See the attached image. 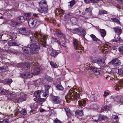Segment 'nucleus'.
Segmentation results:
<instances>
[{"label": "nucleus", "mask_w": 123, "mask_h": 123, "mask_svg": "<svg viewBox=\"0 0 123 123\" xmlns=\"http://www.w3.org/2000/svg\"><path fill=\"white\" fill-rule=\"evenodd\" d=\"M38 42L35 41L33 43L31 44L29 47L24 46L22 48L23 51L28 54H31L36 52L38 47Z\"/></svg>", "instance_id": "nucleus-1"}, {"label": "nucleus", "mask_w": 123, "mask_h": 123, "mask_svg": "<svg viewBox=\"0 0 123 123\" xmlns=\"http://www.w3.org/2000/svg\"><path fill=\"white\" fill-rule=\"evenodd\" d=\"M78 92L80 93L79 92ZM80 96V93H78L75 91H71L69 92L68 96L65 97V99L67 102H68V101L70 99H72L73 100L75 99L77 101L78 100V98H79Z\"/></svg>", "instance_id": "nucleus-2"}, {"label": "nucleus", "mask_w": 123, "mask_h": 123, "mask_svg": "<svg viewBox=\"0 0 123 123\" xmlns=\"http://www.w3.org/2000/svg\"><path fill=\"white\" fill-rule=\"evenodd\" d=\"M40 7L39 8V12L40 13H46L48 11L47 5L45 0H42L39 3Z\"/></svg>", "instance_id": "nucleus-3"}, {"label": "nucleus", "mask_w": 123, "mask_h": 123, "mask_svg": "<svg viewBox=\"0 0 123 123\" xmlns=\"http://www.w3.org/2000/svg\"><path fill=\"white\" fill-rule=\"evenodd\" d=\"M34 96L35 98H34L33 100L36 102L34 105H32L31 106V110L30 111V113L31 114L33 111H35L38 107V105L37 104L38 103V91H36L34 92Z\"/></svg>", "instance_id": "nucleus-4"}, {"label": "nucleus", "mask_w": 123, "mask_h": 123, "mask_svg": "<svg viewBox=\"0 0 123 123\" xmlns=\"http://www.w3.org/2000/svg\"><path fill=\"white\" fill-rule=\"evenodd\" d=\"M73 43L74 48L76 51L78 52L82 51L83 48L79 41L76 39H74L73 40Z\"/></svg>", "instance_id": "nucleus-5"}, {"label": "nucleus", "mask_w": 123, "mask_h": 123, "mask_svg": "<svg viewBox=\"0 0 123 123\" xmlns=\"http://www.w3.org/2000/svg\"><path fill=\"white\" fill-rule=\"evenodd\" d=\"M41 32V31H40ZM40 35V37H39V39H40V45L41 46H43L44 47H45L46 46V37L44 35L42 34L41 33L39 32V35Z\"/></svg>", "instance_id": "nucleus-6"}, {"label": "nucleus", "mask_w": 123, "mask_h": 123, "mask_svg": "<svg viewBox=\"0 0 123 123\" xmlns=\"http://www.w3.org/2000/svg\"><path fill=\"white\" fill-rule=\"evenodd\" d=\"M47 51L50 54L51 56L54 57L56 56L58 54L60 53V52L59 50H54L51 48L47 49Z\"/></svg>", "instance_id": "nucleus-7"}, {"label": "nucleus", "mask_w": 123, "mask_h": 123, "mask_svg": "<svg viewBox=\"0 0 123 123\" xmlns=\"http://www.w3.org/2000/svg\"><path fill=\"white\" fill-rule=\"evenodd\" d=\"M37 20L34 18H30L28 20V23L30 27L34 28L37 24Z\"/></svg>", "instance_id": "nucleus-8"}, {"label": "nucleus", "mask_w": 123, "mask_h": 123, "mask_svg": "<svg viewBox=\"0 0 123 123\" xmlns=\"http://www.w3.org/2000/svg\"><path fill=\"white\" fill-rule=\"evenodd\" d=\"M20 34L25 36L28 35L30 34V31L26 28L24 27L21 28L19 30Z\"/></svg>", "instance_id": "nucleus-9"}, {"label": "nucleus", "mask_w": 123, "mask_h": 123, "mask_svg": "<svg viewBox=\"0 0 123 123\" xmlns=\"http://www.w3.org/2000/svg\"><path fill=\"white\" fill-rule=\"evenodd\" d=\"M94 62L100 67H104L105 65V60L103 59H96L94 60Z\"/></svg>", "instance_id": "nucleus-10"}, {"label": "nucleus", "mask_w": 123, "mask_h": 123, "mask_svg": "<svg viewBox=\"0 0 123 123\" xmlns=\"http://www.w3.org/2000/svg\"><path fill=\"white\" fill-rule=\"evenodd\" d=\"M51 86H50L48 85H45L44 87L45 89L42 91L41 94L42 93V95L44 96L45 97H48L49 93L48 90L50 87Z\"/></svg>", "instance_id": "nucleus-11"}, {"label": "nucleus", "mask_w": 123, "mask_h": 123, "mask_svg": "<svg viewBox=\"0 0 123 123\" xmlns=\"http://www.w3.org/2000/svg\"><path fill=\"white\" fill-rule=\"evenodd\" d=\"M114 87L116 90H118L121 89L123 87V82L122 81L118 82L117 83H115Z\"/></svg>", "instance_id": "nucleus-12"}, {"label": "nucleus", "mask_w": 123, "mask_h": 123, "mask_svg": "<svg viewBox=\"0 0 123 123\" xmlns=\"http://www.w3.org/2000/svg\"><path fill=\"white\" fill-rule=\"evenodd\" d=\"M112 65L115 67L118 66L121 64L120 61L117 59H115L111 61Z\"/></svg>", "instance_id": "nucleus-13"}, {"label": "nucleus", "mask_w": 123, "mask_h": 123, "mask_svg": "<svg viewBox=\"0 0 123 123\" xmlns=\"http://www.w3.org/2000/svg\"><path fill=\"white\" fill-rule=\"evenodd\" d=\"M20 97L18 99V102L20 103L26 100V95L23 93H20Z\"/></svg>", "instance_id": "nucleus-14"}, {"label": "nucleus", "mask_w": 123, "mask_h": 123, "mask_svg": "<svg viewBox=\"0 0 123 123\" xmlns=\"http://www.w3.org/2000/svg\"><path fill=\"white\" fill-rule=\"evenodd\" d=\"M8 44L10 46H18L19 45V43L18 42H15L13 40H10L8 42Z\"/></svg>", "instance_id": "nucleus-15"}, {"label": "nucleus", "mask_w": 123, "mask_h": 123, "mask_svg": "<svg viewBox=\"0 0 123 123\" xmlns=\"http://www.w3.org/2000/svg\"><path fill=\"white\" fill-rule=\"evenodd\" d=\"M53 102L55 104H59L61 101L60 98L58 96H54L53 98Z\"/></svg>", "instance_id": "nucleus-16"}, {"label": "nucleus", "mask_w": 123, "mask_h": 123, "mask_svg": "<svg viewBox=\"0 0 123 123\" xmlns=\"http://www.w3.org/2000/svg\"><path fill=\"white\" fill-rule=\"evenodd\" d=\"M34 36L35 37V38L33 36L30 37V41L32 42L33 41H38V34L37 32H35V33L34 34Z\"/></svg>", "instance_id": "nucleus-17"}, {"label": "nucleus", "mask_w": 123, "mask_h": 123, "mask_svg": "<svg viewBox=\"0 0 123 123\" xmlns=\"http://www.w3.org/2000/svg\"><path fill=\"white\" fill-rule=\"evenodd\" d=\"M7 97L8 98L11 99L15 98L16 96L15 93L13 92H9L8 93Z\"/></svg>", "instance_id": "nucleus-18"}, {"label": "nucleus", "mask_w": 123, "mask_h": 123, "mask_svg": "<svg viewBox=\"0 0 123 123\" xmlns=\"http://www.w3.org/2000/svg\"><path fill=\"white\" fill-rule=\"evenodd\" d=\"M114 30L116 33L120 35L122 32V31L120 27L117 26L114 28Z\"/></svg>", "instance_id": "nucleus-19"}, {"label": "nucleus", "mask_w": 123, "mask_h": 123, "mask_svg": "<svg viewBox=\"0 0 123 123\" xmlns=\"http://www.w3.org/2000/svg\"><path fill=\"white\" fill-rule=\"evenodd\" d=\"M64 109L68 116L69 117H71L72 115V113L70 111V109L68 108H66Z\"/></svg>", "instance_id": "nucleus-20"}, {"label": "nucleus", "mask_w": 123, "mask_h": 123, "mask_svg": "<svg viewBox=\"0 0 123 123\" xmlns=\"http://www.w3.org/2000/svg\"><path fill=\"white\" fill-rule=\"evenodd\" d=\"M86 101L83 99H81L78 101V104L79 106H82L84 107L85 105Z\"/></svg>", "instance_id": "nucleus-21"}, {"label": "nucleus", "mask_w": 123, "mask_h": 123, "mask_svg": "<svg viewBox=\"0 0 123 123\" xmlns=\"http://www.w3.org/2000/svg\"><path fill=\"white\" fill-rule=\"evenodd\" d=\"M9 92V91H7L6 90L2 88H0V94L1 95H5L8 93Z\"/></svg>", "instance_id": "nucleus-22"}, {"label": "nucleus", "mask_w": 123, "mask_h": 123, "mask_svg": "<svg viewBox=\"0 0 123 123\" xmlns=\"http://www.w3.org/2000/svg\"><path fill=\"white\" fill-rule=\"evenodd\" d=\"M22 110V109L18 106L16 108V110H15V115H17L19 113H20L21 111Z\"/></svg>", "instance_id": "nucleus-23"}, {"label": "nucleus", "mask_w": 123, "mask_h": 123, "mask_svg": "<svg viewBox=\"0 0 123 123\" xmlns=\"http://www.w3.org/2000/svg\"><path fill=\"white\" fill-rule=\"evenodd\" d=\"M18 21L20 22H24L25 19V18L23 16L19 17L17 18Z\"/></svg>", "instance_id": "nucleus-24"}, {"label": "nucleus", "mask_w": 123, "mask_h": 123, "mask_svg": "<svg viewBox=\"0 0 123 123\" xmlns=\"http://www.w3.org/2000/svg\"><path fill=\"white\" fill-rule=\"evenodd\" d=\"M107 12L104 10H99L98 12V15H101L102 14H107Z\"/></svg>", "instance_id": "nucleus-25"}, {"label": "nucleus", "mask_w": 123, "mask_h": 123, "mask_svg": "<svg viewBox=\"0 0 123 123\" xmlns=\"http://www.w3.org/2000/svg\"><path fill=\"white\" fill-rule=\"evenodd\" d=\"M83 111L82 110H81L77 111L75 112V113L76 115L81 116L83 115Z\"/></svg>", "instance_id": "nucleus-26"}, {"label": "nucleus", "mask_w": 123, "mask_h": 123, "mask_svg": "<svg viewBox=\"0 0 123 123\" xmlns=\"http://www.w3.org/2000/svg\"><path fill=\"white\" fill-rule=\"evenodd\" d=\"M45 78L46 80L49 82L51 81L52 80V78L47 75H45Z\"/></svg>", "instance_id": "nucleus-27"}, {"label": "nucleus", "mask_w": 123, "mask_h": 123, "mask_svg": "<svg viewBox=\"0 0 123 123\" xmlns=\"http://www.w3.org/2000/svg\"><path fill=\"white\" fill-rule=\"evenodd\" d=\"M56 34L59 37H61L62 35V34L61 33L60 31L58 30H56L55 31Z\"/></svg>", "instance_id": "nucleus-28"}, {"label": "nucleus", "mask_w": 123, "mask_h": 123, "mask_svg": "<svg viewBox=\"0 0 123 123\" xmlns=\"http://www.w3.org/2000/svg\"><path fill=\"white\" fill-rule=\"evenodd\" d=\"M100 32L101 36L103 37H104L106 33L105 30L103 29L101 30L100 31Z\"/></svg>", "instance_id": "nucleus-29"}, {"label": "nucleus", "mask_w": 123, "mask_h": 123, "mask_svg": "<svg viewBox=\"0 0 123 123\" xmlns=\"http://www.w3.org/2000/svg\"><path fill=\"white\" fill-rule=\"evenodd\" d=\"M109 109V107L108 106H103L101 107V111L102 112L106 110H108Z\"/></svg>", "instance_id": "nucleus-30"}, {"label": "nucleus", "mask_w": 123, "mask_h": 123, "mask_svg": "<svg viewBox=\"0 0 123 123\" xmlns=\"http://www.w3.org/2000/svg\"><path fill=\"white\" fill-rule=\"evenodd\" d=\"M49 62L51 66L53 68H58V66L55 63H54L52 61H50Z\"/></svg>", "instance_id": "nucleus-31"}, {"label": "nucleus", "mask_w": 123, "mask_h": 123, "mask_svg": "<svg viewBox=\"0 0 123 123\" xmlns=\"http://www.w3.org/2000/svg\"><path fill=\"white\" fill-rule=\"evenodd\" d=\"M56 88L58 90H62L63 89V88L61 84H59L56 86Z\"/></svg>", "instance_id": "nucleus-32"}, {"label": "nucleus", "mask_w": 123, "mask_h": 123, "mask_svg": "<svg viewBox=\"0 0 123 123\" xmlns=\"http://www.w3.org/2000/svg\"><path fill=\"white\" fill-rule=\"evenodd\" d=\"M71 16L70 14L69 13H66L65 14V15L64 16V18L65 19H67L70 18Z\"/></svg>", "instance_id": "nucleus-33"}, {"label": "nucleus", "mask_w": 123, "mask_h": 123, "mask_svg": "<svg viewBox=\"0 0 123 123\" xmlns=\"http://www.w3.org/2000/svg\"><path fill=\"white\" fill-rule=\"evenodd\" d=\"M67 29L68 30V32H69V33H76V28L73 29Z\"/></svg>", "instance_id": "nucleus-34"}, {"label": "nucleus", "mask_w": 123, "mask_h": 123, "mask_svg": "<svg viewBox=\"0 0 123 123\" xmlns=\"http://www.w3.org/2000/svg\"><path fill=\"white\" fill-rule=\"evenodd\" d=\"M85 2L86 3H88L91 2H97L98 1L96 0H84Z\"/></svg>", "instance_id": "nucleus-35"}, {"label": "nucleus", "mask_w": 123, "mask_h": 123, "mask_svg": "<svg viewBox=\"0 0 123 123\" xmlns=\"http://www.w3.org/2000/svg\"><path fill=\"white\" fill-rule=\"evenodd\" d=\"M93 9L92 7H90L88 8H87L85 10L87 12L91 13V12L92 11Z\"/></svg>", "instance_id": "nucleus-36"}, {"label": "nucleus", "mask_w": 123, "mask_h": 123, "mask_svg": "<svg viewBox=\"0 0 123 123\" xmlns=\"http://www.w3.org/2000/svg\"><path fill=\"white\" fill-rule=\"evenodd\" d=\"M30 64L28 62H26L24 64V67L25 68L26 67L27 68V69H27L30 68Z\"/></svg>", "instance_id": "nucleus-37"}, {"label": "nucleus", "mask_w": 123, "mask_h": 123, "mask_svg": "<svg viewBox=\"0 0 123 123\" xmlns=\"http://www.w3.org/2000/svg\"><path fill=\"white\" fill-rule=\"evenodd\" d=\"M9 24L10 25H11L13 26H14L15 25H17L18 24V23L15 21H11Z\"/></svg>", "instance_id": "nucleus-38"}, {"label": "nucleus", "mask_w": 123, "mask_h": 123, "mask_svg": "<svg viewBox=\"0 0 123 123\" xmlns=\"http://www.w3.org/2000/svg\"><path fill=\"white\" fill-rule=\"evenodd\" d=\"M90 36L93 41H97L98 39L94 35L92 34H91V35Z\"/></svg>", "instance_id": "nucleus-39"}, {"label": "nucleus", "mask_w": 123, "mask_h": 123, "mask_svg": "<svg viewBox=\"0 0 123 123\" xmlns=\"http://www.w3.org/2000/svg\"><path fill=\"white\" fill-rule=\"evenodd\" d=\"M82 36H84L86 34V32L82 28V30L80 31L79 34Z\"/></svg>", "instance_id": "nucleus-40"}, {"label": "nucleus", "mask_w": 123, "mask_h": 123, "mask_svg": "<svg viewBox=\"0 0 123 123\" xmlns=\"http://www.w3.org/2000/svg\"><path fill=\"white\" fill-rule=\"evenodd\" d=\"M34 74L36 75H38V69L37 67L34 69L33 72Z\"/></svg>", "instance_id": "nucleus-41"}, {"label": "nucleus", "mask_w": 123, "mask_h": 123, "mask_svg": "<svg viewBox=\"0 0 123 123\" xmlns=\"http://www.w3.org/2000/svg\"><path fill=\"white\" fill-rule=\"evenodd\" d=\"M111 20L113 21L116 23L119 24V22L118 19L114 18H111Z\"/></svg>", "instance_id": "nucleus-42"}, {"label": "nucleus", "mask_w": 123, "mask_h": 123, "mask_svg": "<svg viewBox=\"0 0 123 123\" xmlns=\"http://www.w3.org/2000/svg\"><path fill=\"white\" fill-rule=\"evenodd\" d=\"M88 69L89 70L92 71V72L94 73L96 72V69L94 68L93 67H89Z\"/></svg>", "instance_id": "nucleus-43"}, {"label": "nucleus", "mask_w": 123, "mask_h": 123, "mask_svg": "<svg viewBox=\"0 0 123 123\" xmlns=\"http://www.w3.org/2000/svg\"><path fill=\"white\" fill-rule=\"evenodd\" d=\"M28 74L27 73H24L22 74L21 76L24 78H28Z\"/></svg>", "instance_id": "nucleus-44"}, {"label": "nucleus", "mask_w": 123, "mask_h": 123, "mask_svg": "<svg viewBox=\"0 0 123 123\" xmlns=\"http://www.w3.org/2000/svg\"><path fill=\"white\" fill-rule=\"evenodd\" d=\"M75 3V1L74 0H72L70 2L69 6L71 7H72L74 4Z\"/></svg>", "instance_id": "nucleus-45"}, {"label": "nucleus", "mask_w": 123, "mask_h": 123, "mask_svg": "<svg viewBox=\"0 0 123 123\" xmlns=\"http://www.w3.org/2000/svg\"><path fill=\"white\" fill-rule=\"evenodd\" d=\"M20 113L23 115H26L27 114L26 111L24 109H22Z\"/></svg>", "instance_id": "nucleus-46"}, {"label": "nucleus", "mask_w": 123, "mask_h": 123, "mask_svg": "<svg viewBox=\"0 0 123 123\" xmlns=\"http://www.w3.org/2000/svg\"><path fill=\"white\" fill-rule=\"evenodd\" d=\"M112 118L116 120L117 121H118V117L117 115H113L112 116Z\"/></svg>", "instance_id": "nucleus-47"}, {"label": "nucleus", "mask_w": 123, "mask_h": 123, "mask_svg": "<svg viewBox=\"0 0 123 123\" xmlns=\"http://www.w3.org/2000/svg\"><path fill=\"white\" fill-rule=\"evenodd\" d=\"M76 33H77L78 34H79L80 31L82 30V28H76Z\"/></svg>", "instance_id": "nucleus-48"}, {"label": "nucleus", "mask_w": 123, "mask_h": 123, "mask_svg": "<svg viewBox=\"0 0 123 123\" xmlns=\"http://www.w3.org/2000/svg\"><path fill=\"white\" fill-rule=\"evenodd\" d=\"M118 72L119 74L123 76V70L122 69L120 68L118 69Z\"/></svg>", "instance_id": "nucleus-49"}, {"label": "nucleus", "mask_w": 123, "mask_h": 123, "mask_svg": "<svg viewBox=\"0 0 123 123\" xmlns=\"http://www.w3.org/2000/svg\"><path fill=\"white\" fill-rule=\"evenodd\" d=\"M117 69L116 68H113L112 69L111 71L110 72V73L111 74H113L114 73H115L116 72V70H117Z\"/></svg>", "instance_id": "nucleus-50"}, {"label": "nucleus", "mask_w": 123, "mask_h": 123, "mask_svg": "<svg viewBox=\"0 0 123 123\" xmlns=\"http://www.w3.org/2000/svg\"><path fill=\"white\" fill-rule=\"evenodd\" d=\"M31 14V13H25L24 14V15L26 17L30 16Z\"/></svg>", "instance_id": "nucleus-51"}, {"label": "nucleus", "mask_w": 123, "mask_h": 123, "mask_svg": "<svg viewBox=\"0 0 123 123\" xmlns=\"http://www.w3.org/2000/svg\"><path fill=\"white\" fill-rule=\"evenodd\" d=\"M118 50L121 53H123V46H121L119 47L118 48Z\"/></svg>", "instance_id": "nucleus-52"}, {"label": "nucleus", "mask_w": 123, "mask_h": 123, "mask_svg": "<svg viewBox=\"0 0 123 123\" xmlns=\"http://www.w3.org/2000/svg\"><path fill=\"white\" fill-rule=\"evenodd\" d=\"M54 123H61V122L60 120L57 119V118L55 119L54 121Z\"/></svg>", "instance_id": "nucleus-53"}, {"label": "nucleus", "mask_w": 123, "mask_h": 123, "mask_svg": "<svg viewBox=\"0 0 123 123\" xmlns=\"http://www.w3.org/2000/svg\"><path fill=\"white\" fill-rule=\"evenodd\" d=\"M0 123H8V119H4L2 121L0 122Z\"/></svg>", "instance_id": "nucleus-54"}, {"label": "nucleus", "mask_w": 123, "mask_h": 123, "mask_svg": "<svg viewBox=\"0 0 123 123\" xmlns=\"http://www.w3.org/2000/svg\"><path fill=\"white\" fill-rule=\"evenodd\" d=\"M28 78H30L32 77L33 76L32 74L31 73L27 72Z\"/></svg>", "instance_id": "nucleus-55"}, {"label": "nucleus", "mask_w": 123, "mask_h": 123, "mask_svg": "<svg viewBox=\"0 0 123 123\" xmlns=\"http://www.w3.org/2000/svg\"><path fill=\"white\" fill-rule=\"evenodd\" d=\"M12 82V79H9L6 81V83L8 84H10Z\"/></svg>", "instance_id": "nucleus-56"}, {"label": "nucleus", "mask_w": 123, "mask_h": 123, "mask_svg": "<svg viewBox=\"0 0 123 123\" xmlns=\"http://www.w3.org/2000/svg\"><path fill=\"white\" fill-rule=\"evenodd\" d=\"M118 103H121L123 104V98H121L120 99L119 101L118 102Z\"/></svg>", "instance_id": "nucleus-57"}, {"label": "nucleus", "mask_w": 123, "mask_h": 123, "mask_svg": "<svg viewBox=\"0 0 123 123\" xmlns=\"http://www.w3.org/2000/svg\"><path fill=\"white\" fill-rule=\"evenodd\" d=\"M121 41V39L120 38L119 36H118V37L117 38V39L115 40V41L117 42H119Z\"/></svg>", "instance_id": "nucleus-58"}, {"label": "nucleus", "mask_w": 123, "mask_h": 123, "mask_svg": "<svg viewBox=\"0 0 123 123\" xmlns=\"http://www.w3.org/2000/svg\"><path fill=\"white\" fill-rule=\"evenodd\" d=\"M94 97V98L95 99H97V97H98L97 94H95L92 95Z\"/></svg>", "instance_id": "nucleus-59"}, {"label": "nucleus", "mask_w": 123, "mask_h": 123, "mask_svg": "<svg viewBox=\"0 0 123 123\" xmlns=\"http://www.w3.org/2000/svg\"><path fill=\"white\" fill-rule=\"evenodd\" d=\"M109 94V93L108 92H106L105 91L104 92V94L103 95V96L104 97H106Z\"/></svg>", "instance_id": "nucleus-60"}, {"label": "nucleus", "mask_w": 123, "mask_h": 123, "mask_svg": "<svg viewBox=\"0 0 123 123\" xmlns=\"http://www.w3.org/2000/svg\"><path fill=\"white\" fill-rule=\"evenodd\" d=\"M93 108L94 110H96L97 109V105H93Z\"/></svg>", "instance_id": "nucleus-61"}, {"label": "nucleus", "mask_w": 123, "mask_h": 123, "mask_svg": "<svg viewBox=\"0 0 123 123\" xmlns=\"http://www.w3.org/2000/svg\"><path fill=\"white\" fill-rule=\"evenodd\" d=\"M58 11L60 13H63L64 12V11L62 9L59 10Z\"/></svg>", "instance_id": "nucleus-62"}, {"label": "nucleus", "mask_w": 123, "mask_h": 123, "mask_svg": "<svg viewBox=\"0 0 123 123\" xmlns=\"http://www.w3.org/2000/svg\"><path fill=\"white\" fill-rule=\"evenodd\" d=\"M60 46H61L63 47H64L65 49H67V47L66 46V45L65 44L63 43L62 44V45L61 44V45Z\"/></svg>", "instance_id": "nucleus-63"}, {"label": "nucleus", "mask_w": 123, "mask_h": 123, "mask_svg": "<svg viewBox=\"0 0 123 123\" xmlns=\"http://www.w3.org/2000/svg\"><path fill=\"white\" fill-rule=\"evenodd\" d=\"M14 5L16 7H18L19 5V3H15L14 4Z\"/></svg>", "instance_id": "nucleus-64"}]
</instances>
